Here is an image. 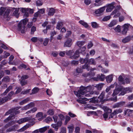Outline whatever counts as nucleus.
Segmentation results:
<instances>
[{"label": "nucleus", "instance_id": "nucleus-60", "mask_svg": "<svg viewBox=\"0 0 133 133\" xmlns=\"http://www.w3.org/2000/svg\"><path fill=\"white\" fill-rule=\"evenodd\" d=\"M30 89H29L25 91H23L21 92V94L23 95L26 94L30 92Z\"/></svg>", "mask_w": 133, "mask_h": 133}, {"label": "nucleus", "instance_id": "nucleus-26", "mask_svg": "<svg viewBox=\"0 0 133 133\" xmlns=\"http://www.w3.org/2000/svg\"><path fill=\"white\" fill-rule=\"evenodd\" d=\"M98 70H101L102 72L106 73L109 72V70L107 69L103 68L100 65H99L98 67Z\"/></svg>", "mask_w": 133, "mask_h": 133}, {"label": "nucleus", "instance_id": "nucleus-19", "mask_svg": "<svg viewBox=\"0 0 133 133\" xmlns=\"http://www.w3.org/2000/svg\"><path fill=\"white\" fill-rule=\"evenodd\" d=\"M121 91H122V88H121V87L119 88L116 87L114 91L113 92L112 95V96H114L116 95Z\"/></svg>", "mask_w": 133, "mask_h": 133}, {"label": "nucleus", "instance_id": "nucleus-62", "mask_svg": "<svg viewBox=\"0 0 133 133\" xmlns=\"http://www.w3.org/2000/svg\"><path fill=\"white\" fill-rule=\"evenodd\" d=\"M20 83L21 85L23 86L26 84L27 83V82L26 81L22 80L21 81Z\"/></svg>", "mask_w": 133, "mask_h": 133}, {"label": "nucleus", "instance_id": "nucleus-43", "mask_svg": "<svg viewBox=\"0 0 133 133\" xmlns=\"http://www.w3.org/2000/svg\"><path fill=\"white\" fill-rule=\"evenodd\" d=\"M103 109L104 111H105V112H106L108 114L110 113L112 111L111 109H109V108L107 107H104Z\"/></svg>", "mask_w": 133, "mask_h": 133}, {"label": "nucleus", "instance_id": "nucleus-3", "mask_svg": "<svg viewBox=\"0 0 133 133\" xmlns=\"http://www.w3.org/2000/svg\"><path fill=\"white\" fill-rule=\"evenodd\" d=\"M21 108V107H18L11 109L9 110V121L12 120L15 118V116L20 113V111L18 110Z\"/></svg>", "mask_w": 133, "mask_h": 133}, {"label": "nucleus", "instance_id": "nucleus-27", "mask_svg": "<svg viewBox=\"0 0 133 133\" xmlns=\"http://www.w3.org/2000/svg\"><path fill=\"white\" fill-rule=\"evenodd\" d=\"M113 76L112 74L109 75L106 77L107 82L108 83L111 82L113 80Z\"/></svg>", "mask_w": 133, "mask_h": 133}, {"label": "nucleus", "instance_id": "nucleus-37", "mask_svg": "<svg viewBox=\"0 0 133 133\" xmlns=\"http://www.w3.org/2000/svg\"><path fill=\"white\" fill-rule=\"evenodd\" d=\"M85 42L83 41H77L76 43L77 45L79 47H80L84 45Z\"/></svg>", "mask_w": 133, "mask_h": 133}, {"label": "nucleus", "instance_id": "nucleus-56", "mask_svg": "<svg viewBox=\"0 0 133 133\" xmlns=\"http://www.w3.org/2000/svg\"><path fill=\"white\" fill-rule=\"evenodd\" d=\"M72 33V32L71 31H68L66 34V35L65 36L66 38H68L69 36L71 35Z\"/></svg>", "mask_w": 133, "mask_h": 133}, {"label": "nucleus", "instance_id": "nucleus-23", "mask_svg": "<svg viewBox=\"0 0 133 133\" xmlns=\"http://www.w3.org/2000/svg\"><path fill=\"white\" fill-rule=\"evenodd\" d=\"M123 30L122 31V34L123 35L125 34L127 32L128 28V24H125L123 26Z\"/></svg>", "mask_w": 133, "mask_h": 133}, {"label": "nucleus", "instance_id": "nucleus-32", "mask_svg": "<svg viewBox=\"0 0 133 133\" xmlns=\"http://www.w3.org/2000/svg\"><path fill=\"white\" fill-rule=\"evenodd\" d=\"M55 12V10L54 8H50L49 10L48 14L49 16H52Z\"/></svg>", "mask_w": 133, "mask_h": 133}, {"label": "nucleus", "instance_id": "nucleus-61", "mask_svg": "<svg viewBox=\"0 0 133 133\" xmlns=\"http://www.w3.org/2000/svg\"><path fill=\"white\" fill-rule=\"evenodd\" d=\"M117 84H117V83L116 82H115L113 84L111 85L109 87H110V89L113 88L115 86H116V87H117Z\"/></svg>", "mask_w": 133, "mask_h": 133}, {"label": "nucleus", "instance_id": "nucleus-6", "mask_svg": "<svg viewBox=\"0 0 133 133\" xmlns=\"http://www.w3.org/2000/svg\"><path fill=\"white\" fill-rule=\"evenodd\" d=\"M80 62L82 64L85 63V64L82 66V68L86 69L87 70L89 71L90 69L89 66L87 64L88 62V58H86L85 59L81 58L79 60Z\"/></svg>", "mask_w": 133, "mask_h": 133}, {"label": "nucleus", "instance_id": "nucleus-58", "mask_svg": "<svg viewBox=\"0 0 133 133\" xmlns=\"http://www.w3.org/2000/svg\"><path fill=\"white\" fill-rule=\"evenodd\" d=\"M52 120V118L51 117H48L46 118L45 120V122L47 123H48L50 121H51Z\"/></svg>", "mask_w": 133, "mask_h": 133}, {"label": "nucleus", "instance_id": "nucleus-17", "mask_svg": "<svg viewBox=\"0 0 133 133\" xmlns=\"http://www.w3.org/2000/svg\"><path fill=\"white\" fill-rule=\"evenodd\" d=\"M115 3H112L111 4H109L106 10V11L107 12H111L114 8V5Z\"/></svg>", "mask_w": 133, "mask_h": 133}, {"label": "nucleus", "instance_id": "nucleus-30", "mask_svg": "<svg viewBox=\"0 0 133 133\" xmlns=\"http://www.w3.org/2000/svg\"><path fill=\"white\" fill-rule=\"evenodd\" d=\"M104 84L103 83H99L96 85L94 87L98 90H100L103 88Z\"/></svg>", "mask_w": 133, "mask_h": 133}, {"label": "nucleus", "instance_id": "nucleus-16", "mask_svg": "<svg viewBox=\"0 0 133 133\" xmlns=\"http://www.w3.org/2000/svg\"><path fill=\"white\" fill-rule=\"evenodd\" d=\"M82 95H81L80 97H78L79 98V99H77V101L79 103L83 104H86L87 103L86 101H89V99H87L86 98H80Z\"/></svg>", "mask_w": 133, "mask_h": 133}, {"label": "nucleus", "instance_id": "nucleus-55", "mask_svg": "<svg viewBox=\"0 0 133 133\" xmlns=\"http://www.w3.org/2000/svg\"><path fill=\"white\" fill-rule=\"evenodd\" d=\"M111 18L110 16H106L103 18V21H106L109 20Z\"/></svg>", "mask_w": 133, "mask_h": 133}, {"label": "nucleus", "instance_id": "nucleus-54", "mask_svg": "<svg viewBox=\"0 0 133 133\" xmlns=\"http://www.w3.org/2000/svg\"><path fill=\"white\" fill-rule=\"evenodd\" d=\"M8 81V76L4 77L2 80V81L3 82H7Z\"/></svg>", "mask_w": 133, "mask_h": 133}, {"label": "nucleus", "instance_id": "nucleus-45", "mask_svg": "<svg viewBox=\"0 0 133 133\" xmlns=\"http://www.w3.org/2000/svg\"><path fill=\"white\" fill-rule=\"evenodd\" d=\"M91 24L92 27L94 28H96L98 26V24L95 22H91Z\"/></svg>", "mask_w": 133, "mask_h": 133}, {"label": "nucleus", "instance_id": "nucleus-20", "mask_svg": "<svg viewBox=\"0 0 133 133\" xmlns=\"http://www.w3.org/2000/svg\"><path fill=\"white\" fill-rule=\"evenodd\" d=\"M34 105V103L31 102L29 104H28L27 105L22 108H21V110H27L33 107Z\"/></svg>", "mask_w": 133, "mask_h": 133}, {"label": "nucleus", "instance_id": "nucleus-47", "mask_svg": "<svg viewBox=\"0 0 133 133\" xmlns=\"http://www.w3.org/2000/svg\"><path fill=\"white\" fill-rule=\"evenodd\" d=\"M114 30L117 32H120L121 31V26L118 25L115 28Z\"/></svg>", "mask_w": 133, "mask_h": 133}, {"label": "nucleus", "instance_id": "nucleus-48", "mask_svg": "<svg viewBox=\"0 0 133 133\" xmlns=\"http://www.w3.org/2000/svg\"><path fill=\"white\" fill-rule=\"evenodd\" d=\"M16 130L15 126V125L10 127L9 128V132L15 131Z\"/></svg>", "mask_w": 133, "mask_h": 133}, {"label": "nucleus", "instance_id": "nucleus-21", "mask_svg": "<svg viewBox=\"0 0 133 133\" xmlns=\"http://www.w3.org/2000/svg\"><path fill=\"white\" fill-rule=\"evenodd\" d=\"M30 126V125L29 124H26V125L24 126L22 128L19 129L17 130L18 132H23L26 130Z\"/></svg>", "mask_w": 133, "mask_h": 133}, {"label": "nucleus", "instance_id": "nucleus-50", "mask_svg": "<svg viewBox=\"0 0 133 133\" xmlns=\"http://www.w3.org/2000/svg\"><path fill=\"white\" fill-rule=\"evenodd\" d=\"M49 41V38H45L43 42V44L45 46H46L47 45Z\"/></svg>", "mask_w": 133, "mask_h": 133}, {"label": "nucleus", "instance_id": "nucleus-8", "mask_svg": "<svg viewBox=\"0 0 133 133\" xmlns=\"http://www.w3.org/2000/svg\"><path fill=\"white\" fill-rule=\"evenodd\" d=\"M45 10L44 9H38V10L34 14V18H33V20L36 19L38 16H40L41 14H42L45 13Z\"/></svg>", "mask_w": 133, "mask_h": 133}, {"label": "nucleus", "instance_id": "nucleus-22", "mask_svg": "<svg viewBox=\"0 0 133 133\" xmlns=\"http://www.w3.org/2000/svg\"><path fill=\"white\" fill-rule=\"evenodd\" d=\"M8 99V96L5 97H0V105L7 102Z\"/></svg>", "mask_w": 133, "mask_h": 133}, {"label": "nucleus", "instance_id": "nucleus-25", "mask_svg": "<svg viewBox=\"0 0 133 133\" xmlns=\"http://www.w3.org/2000/svg\"><path fill=\"white\" fill-rule=\"evenodd\" d=\"M105 10V7H103L95 11V13L96 14H100L103 12Z\"/></svg>", "mask_w": 133, "mask_h": 133}, {"label": "nucleus", "instance_id": "nucleus-13", "mask_svg": "<svg viewBox=\"0 0 133 133\" xmlns=\"http://www.w3.org/2000/svg\"><path fill=\"white\" fill-rule=\"evenodd\" d=\"M125 75L123 74H122L119 77L118 80L120 83L121 84H125V82L124 79L125 78Z\"/></svg>", "mask_w": 133, "mask_h": 133}, {"label": "nucleus", "instance_id": "nucleus-57", "mask_svg": "<svg viewBox=\"0 0 133 133\" xmlns=\"http://www.w3.org/2000/svg\"><path fill=\"white\" fill-rule=\"evenodd\" d=\"M36 4L37 6H39L42 5V2L40 0H38L36 2Z\"/></svg>", "mask_w": 133, "mask_h": 133}, {"label": "nucleus", "instance_id": "nucleus-35", "mask_svg": "<svg viewBox=\"0 0 133 133\" xmlns=\"http://www.w3.org/2000/svg\"><path fill=\"white\" fill-rule=\"evenodd\" d=\"M69 133H72L74 130V126L73 125H71L68 127Z\"/></svg>", "mask_w": 133, "mask_h": 133}, {"label": "nucleus", "instance_id": "nucleus-31", "mask_svg": "<svg viewBox=\"0 0 133 133\" xmlns=\"http://www.w3.org/2000/svg\"><path fill=\"white\" fill-rule=\"evenodd\" d=\"M49 126H46L43 128H40L39 129V132L41 133L44 132L47 130Z\"/></svg>", "mask_w": 133, "mask_h": 133}, {"label": "nucleus", "instance_id": "nucleus-44", "mask_svg": "<svg viewBox=\"0 0 133 133\" xmlns=\"http://www.w3.org/2000/svg\"><path fill=\"white\" fill-rule=\"evenodd\" d=\"M8 88H7L5 91L3 93L1 94L2 96H5L6 95V96H8Z\"/></svg>", "mask_w": 133, "mask_h": 133}, {"label": "nucleus", "instance_id": "nucleus-5", "mask_svg": "<svg viewBox=\"0 0 133 133\" xmlns=\"http://www.w3.org/2000/svg\"><path fill=\"white\" fill-rule=\"evenodd\" d=\"M19 8L10 7L9 8V14L12 11L14 12L13 13V15L15 16L16 18H18L19 14L18 13Z\"/></svg>", "mask_w": 133, "mask_h": 133}, {"label": "nucleus", "instance_id": "nucleus-4", "mask_svg": "<svg viewBox=\"0 0 133 133\" xmlns=\"http://www.w3.org/2000/svg\"><path fill=\"white\" fill-rule=\"evenodd\" d=\"M105 94V92H102L99 96L98 98L96 97H93L90 99V101H91L92 103H96L102 101Z\"/></svg>", "mask_w": 133, "mask_h": 133}, {"label": "nucleus", "instance_id": "nucleus-2", "mask_svg": "<svg viewBox=\"0 0 133 133\" xmlns=\"http://www.w3.org/2000/svg\"><path fill=\"white\" fill-rule=\"evenodd\" d=\"M0 15L4 20H8V8L3 7H1Z\"/></svg>", "mask_w": 133, "mask_h": 133}, {"label": "nucleus", "instance_id": "nucleus-59", "mask_svg": "<svg viewBox=\"0 0 133 133\" xmlns=\"http://www.w3.org/2000/svg\"><path fill=\"white\" fill-rule=\"evenodd\" d=\"M20 11L21 12L23 13H25L26 12H27V8H21Z\"/></svg>", "mask_w": 133, "mask_h": 133}, {"label": "nucleus", "instance_id": "nucleus-15", "mask_svg": "<svg viewBox=\"0 0 133 133\" xmlns=\"http://www.w3.org/2000/svg\"><path fill=\"white\" fill-rule=\"evenodd\" d=\"M72 43V39L70 38H68L64 43V46L70 47Z\"/></svg>", "mask_w": 133, "mask_h": 133}, {"label": "nucleus", "instance_id": "nucleus-40", "mask_svg": "<svg viewBox=\"0 0 133 133\" xmlns=\"http://www.w3.org/2000/svg\"><path fill=\"white\" fill-rule=\"evenodd\" d=\"M133 112V110L129 109H126L124 112L125 115H127L129 116L130 114Z\"/></svg>", "mask_w": 133, "mask_h": 133}, {"label": "nucleus", "instance_id": "nucleus-36", "mask_svg": "<svg viewBox=\"0 0 133 133\" xmlns=\"http://www.w3.org/2000/svg\"><path fill=\"white\" fill-rule=\"evenodd\" d=\"M79 23L85 28H88L89 26V25L87 23L85 22L83 20H81L79 21Z\"/></svg>", "mask_w": 133, "mask_h": 133}, {"label": "nucleus", "instance_id": "nucleus-1", "mask_svg": "<svg viewBox=\"0 0 133 133\" xmlns=\"http://www.w3.org/2000/svg\"><path fill=\"white\" fill-rule=\"evenodd\" d=\"M94 87V86L93 85H89L86 87L81 86L78 92L74 91V93L77 97H80L81 95H85L86 97H89L90 96V94H93V92H90V91L91 90H93Z\"/></svg>", "mask_w": 133, "mask_h": 133}, {"label": "nucleus", "instance_id": "nucleus-12", "mask_svg": "<svg viewBox=\"0 0 133 133\" xmlns=\"http://www.w3.org/2000/svg\"><path fill=\"white\" fill-rule=\"evenodd\" d=\"M31 119L30 117H26L20 119L19 120L17 121L16 122L20 124L23 123L28 121Z\"/></svg>", "mask_w": 133, "mask_h": 133}, {"label": "nucleus", "instance_id": "nucleus-53", "mask_svg": "<svg viewBox=\"0 0 133 133\" xmlns=\"http://www.w3.org/2000/svg\"><path fill=\"white\" fill-rule=\"evenodd\" d=\"M70 119V118L68 116H65V124H66L68 122Z\"/></svg>", "mask_w": 133, "mask_h": 133}, {"label": "nucleus", "instance_id": "nucleus-10", "mask_svg": "<svg viewBox=\"0 0 133 133\" xmlns=\"http://www.w3.org/2000/svg\"><path fill=\"white\" fill-rule=\"evenodd\" d=\"M25 26L23 24H21L19 23L18 25L17 30L22 33H24L25 31Z\"/></svg>", "mask_w": 133, "mask_h": 133}, {"label": "nucleus", "instance_id": "nucleus-64", "mask_svg": "<svg viewBox=\"0 0 133 133\" xmlns=\"http://www.w3.org/2000/svg\"><path fill=\"white\" fill-rule=\"evenodd\" d=\"M86 49V48L84 46L80 48L79 50L81 53H82L83 52L85 51Z\"/></svg>", "mask_w": 133, "mask_h": 133}, {"label": "nucleus", "instance_id": "nucleus-33", "mask_svg": "<svg viewBox=\"0 0 133 133\" xmlns=\"http://www.w3.org/2000/svg\"><path fill=\"white\" fill-rule=\"evenodd\" d=\"M89 64H90L95 65L96 64V62L95 59L93 58H91L89 60L88 62Z\"/></svg>", "mask_w": 133, "mask_h": 133}, {"label": "nucleus", "instance_id": "nucleus-24", "mask_svg": "<svg viewBox=\"0 0 133 133\" xmlns=\"http://www.w3.org/2000/svg\"><path fill=\"white\" fill-rule=\"evenodd\" d=\"M14 58V57L13 56L11 55L10 57L9 58V64H10L12 65H16L17 64V62L14 61L12 62H11V61H12Z\"/></svg>", "mask_w": 133, "mask_h": 133}, {"label": "nucleus", "instance_id": "nucleus-34", "mask_svg": "<svg viewBox=\"0 0 133 133\" xmlns=\"http://www.w3.org/2000/svg\"><path fill=\"white\" fill-rule=\"evenodd\" d=\"M29 100L30 98H27L25 99L20 102L19 103V104L20 105H22L27 103Z\"/></svg>", "mask_w": 133, "mask_h": 133}, {"label": "nucleus", "instance_id": "nucleus-39", "mask_svg": "<svg viewBox=\"0 0 133 133\" xmlns=\"http://www.w3.org/2000/svg\"><path fill=\"white\" fill-rule=\"evenodd\" d=\"M117 23V21L115 20H114L110 22V24L108 25V26L109 27H112L116 25Z\"/></svg>", "mask_w": 133, "mask_h": 133}, {"label": "nucleus", "instance_id": "nucleus-51", "mask_svg": "<svg viewBox=\"0 0 133 133\" xmlns=\"http://www.w3.org/2000/svg\"><path fill=\"white\" fill-rule=\"evenodd\" d=\"M54 113V111L52 109H50L47 112L48 114L51 115H53Z\"/></svg>", "mask_w": 133, "mask_h": 133}, {"label": "nucleus", "instance_id": "nucleus-63", "mask_svg": "<svg viewBox=\"0 0 133 133\" xmlns=\"http://www.w3.org/2000/svg\"><path fill=\"white\" fill-rule=\"evenodd\" d=\"M36 28L34 26H33L31 29V34H33L34 32L36 31Z\"/></svg>", "mask_w": 133, "mask_h": 133}, {"label": "nucleus", "instance_id": "nucleus-18", "mask_svg": "<svg viewBox=\"0 0 133 133\" xmlns=\"http://www.w3.org/2000/svg\"><path fill=\"white\" fill-rule=\"evenodd\" d=\"M8 124H6L4 127L2 129H0V133H8Z\"/></svg>", "mask_w": 133, "mask_h": 133}, {"label": "nucleus", "instance_id": "nucleus-28", "mask_svg": "<svg viewBox=\"0 0 133 133\" xmlns=\"http://www.w3.org/2000/svg\"><path fill=\"white\" fill-rule=\"evenodd\" d=\"M63 22L60 21L58 22L56 28L58 29L59 30L63 25Z\"/></svg>", "mask_w": 133, "mask_h": 133}, {"label": "nucleus", "instance_id": "nucleus-49", "mask_svg": "<svg viewBox=\"0 0 133 133\" xmlns=\"http://www.w3.org/2000/svg\"><path fill=\"white\" fill-rule=\"evenodd\" d=\"M51 126L52 127L54 128L55 130L56 131H57L58 127V126L57 124H53L51 125Z\"/></svg>", "mask_w": 133, "mask_h": 133}, {"label": "nucleus", "instance_id": "nucleus-42", "mask_svg": "<svg viewBox=\"0 0 133 133\" xmlns=\"http://www.w3.org/2000/svg\"><path fill=\"white\" fill-rule=\"evenodd\" d=\"M37 117L38 118H40L39 119L42 120L43 118V113L41 112L38 113L36 115Z\"/></svg>", "mask_w": 133, "mask_h": 133}, {"label": "nucleus", "instance_id": "nucleus-38", "mask_svg": "<svg viewBox=\"0 0 133 133\" xmlns=\"http://www.w3.org/2000/svg\"><path fill=\"white\" fill-rule=\"evenodd\" d=\"M81 52L79 50H77L76 51L74 55L73 56V57L75 59H76V58L79 57V54Z\"/></svg>", "mask_w": 133, "mask_h": 133}, {"label": "nucleus", "instance_id": "nucleus-7", "mask_svg": "<svg viewBox=\"0 0 133 133\" xmlns=\"http://www.w3.org/2000/svg\"><path fill=\"white\" fill-rule=\"evenodd\" d=\"M122 88V91L119 94V96H123L127 92H131L132 91V89L129 87L124 88L121 87Z\"/></svg>", "mask_w": 133, "mask_h": 133}, {"label": "nucleus", "instance_id": "nucleus-46", "mask_svg": "<svg viewBox=\"0 0 133 133\" xmlns=\"http://www.w3.org/2000/svg\"><path fill=\"white\" fill-rule=\"evenodd\" d=\"M39 90V89L37 87L34 88L32 90V94H34L37 93Z\"/></svg>", "mask_w": 133, "mask_h": 133}, {"label": "nucleus", "instance_id": "nucleus-41", "mask_svg": "<svg viewBox=\"0 0 133 133\" xmlns=\"http://www.w3.org/2000/svg\"><path fill=\"white\" fill-rule=\"evenodd\" d=\"M28 20L27 18H26L21 21L19 23H21V24H23L24 26L28 22Z\"/></svg>", "mask_w": 133, "mask_h": 133}, {"label": "nucleus", "instance_id": "nucleus-14", "mask_svg": "<svg viewBox=\"0 0 133 133\" xmlns=\"http://www.w3.org/2000/svg\"><path fill=\"white\" fill-rule=\"evenodd\" d=\"M96 70V69L95 68L90 69L89 73L87 74V75L83 74V76L85 77L89 76H90L91 77H93L95 76V73L94 72H93V71Z\"/></svg>", "mask_w": 133, "mask_h": 133}, {"label": "nucleus", "instance_id": "nucleus-29", "mask_svg": "<svg viewBox=\"0 0 133 133\" xmlns=\"http://www.w3.org/2000/svg\"><path fill=\"white\" fill-rule=\"evenodd\" d=\"M131 39V37L130 36H128L122 39V42L124 43H126L129 42L130 40Z\"/></svg>", "mask_w": 133, "mask_h": 133}, {"label": "nucleus", "instance_id": "nucleus-9", "mask_svg": "<svg viewBox=\"0 0 133 133\" xmlns=\"http://www.w3.org/2000/svg\"><path fill=\"white\" fill-rule=\"evenodd\" d=\"M105 78V76L103 74H99L97 75L96 77L94 78V81H103Z\"/></svg>", "mask_w": 133, "mask_h": 133}, {"label": "nucleus", "instance_id": "nucleus-11", "mask_svg": "<svg viewBox=\"0 0 133 133\" xmlns=\"http://www.w3.org/2000/svg\"><path fill=\"white\" fill-rule=\"evenodd\" d=\"M121 13L119 10L118 9L114 10L111 14V15H114L113 16V18H116L119 17Z\"/></svg>", "mask_w": 133, "mask_h": 133}, {"label": "nucleus", "instance_id": "nucleus-52", "mask_svg": "<svg viewBox=\"0 0 133 133\" xmlns=\"http://www.w3.org/2000/svg\"><path fill=\"white\" fill-rule=\"evenodd\" d=\"M122 111L121 109H119L118 110H116L114 111V113L116 115L120 113H121Z\"/></svg>", "mask_w": 133, "mask_h": 133}]
</instances>
